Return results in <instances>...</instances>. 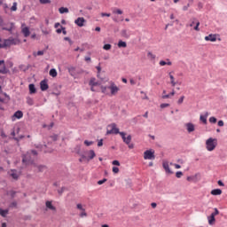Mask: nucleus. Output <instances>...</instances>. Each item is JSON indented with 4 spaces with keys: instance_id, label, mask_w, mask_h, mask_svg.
<instances>
[{
    "instance_id": "obj_1",
    "label": "nucleus",
    "mask_w": 227,
    "mask_h": 227,
    "mask_svg": "<svg viewBox=\"0 0 227 227\" xmlns=\"http://www.w3.org/2000/svg\"><path fill=\"white\" fill-rule=\"evenodd\" d=\"M216 146H217V140L215 138L209 137L206 141V148L207 152H214Z\"/></svg>"
},
{
    "instance_id": "obj_2",
    "label": "nucleus",
    "mask_w": 227,
    "mask_h": 227,
    "mask_svg": "<svg viewBox=\"0 0 227 227\" xmlns=\"http://www.w3.org/2000/svg\"><path fill=\"white\" fill-rule=\"evenodd\" d=\"M100 85L101 83L100 82L97 81V78L95 77L90 78L89 82V86H90V90L96 91V92L100 91L98 89H96L97 86H100Z\"/></svg>"
},
{
    "instance_id": "obj_3",
    "label": "nucleus",
    "mask_w": 227,
    "mask_h": 227,
    "mask_svg": "<svg viewBox=\"0 0 227 227\" xmlns=\"http://www.w3.org/2000/svg\"><path fill=\"white\" fill-rule=\"evenodd\" d=\"M214 210L215 211L211 213L209 216H207L208 224H210V226L215 224V215H219V209H217V207H215Z\"/></svg>"
},
{
    "instance_id": "obj_4",
    "label": "nucleus",
    "mask_w": 227,
    "mask_h": 227,
    "mask_svg": "<svg viewBox=\"0 0 227 227\" xmlns=\"http://www.w3.org/2000/svg\"><path fill=\"white\" fill-rule=\"evenodd\" d=\"M106 134H120V129L116 127V123H112L107 126Z\"/></svg>"
},
{
    "instance_id": "obj_5",
    "label": "nucleus",
    "mask_w": 227,
    "mask_h": 227,
    "mask_svg": "<svg viewBox=\"0 0 227 227\" xmlns=\"http://www.w3.org/2000/svg\"><path fill=\"white\" fill-rule=\"evenodd\" d=\"M145 160H154L155 159V151L153 150H146L144 153Z\"/></svg>"
},
{
    "instance_id": "obj_6",
    "label": "nucleus",
    "mask_w": 227,
    "mask_h": 227,
    "mask_svg": "<svg viewBox=\"0 0 227 227\" xmlns=\"http://www.w3.org/2000/svg\"><path fill=\"white\" fill-rule=\"evenodd\" d=\"M108 90L111 91V95H116L120 91V88L116 86L114 82H111L110 86L108 87Z\"/></svg>"
},
{
    "instance_id": "obj_7",
    "label": "nucleus",
    "mask_w": 227,
    "mask_h": 227,
    "mask_svg": "<svg viewBox=\"0 0 227 227\" xmlns=\"http://www.w3.org/2000/svg\"><path fill=\"white\" fill-rule=\"evenodd\" d=\"M21 33L25 38H27L31 35V32L29 31V27H26L25 24L21 25Z\"/></svg>"
},
{
    "instance_id": "obj_8",
    "label": "nucleus",
    "mask_w": 227,
    "mask_h": 227,
    "mask_svg": "<svg viewBox=\"0 0 227 227\" xmlns=\"http://www.w3.org/2000/svg\"><path fill=\"white\" fill-rule=\"evenodd\" d=\"M49 81L47 79H44L41 81L40 82V89L42 91H47L49 90Z\"/></svg>"
},
{
    "instance_id": "obj_9",
    "label": "nucleus",
    "mask_w": 227,
    "mask_h": 227,
    "mask_svg": "<svg viewBox=\"0 0 227 227\" xmlns=\"http://www.w3.org/2000/svg\"><path fill=\"white\" fill-rule=\"evenodd\" d=\"M88 154H89L88 157L82 155V159H86V160H92V159H95V157L97 156V154L95 153V151L93 150L89 151Z\"/></svg>"
},
{
    "instance_id": "obj_10",
    "label": "nucleus",
    "mask_w": 227,
    "mask_h": 227,
    "mask_svg": "<svg viewBox=\"0 0 227 227\" xmlns=\"http://www.w3.org/2000/svg\"><path fill=\"white\" fill-rule=\"evenodd\" d=\"M84 22H86V20H84L83 17H79L74 20V24L79 27H82L84 26Z\"/></svg>"
},
{
    "instance_id": "obj_11",
    "label": "nucleus",
    "mask_w": 227,
    "mask_h": 227,
    "mask_svg": "<svg viewBox=\"0 0 227 227\" xmlns=\"http://www.w3.org/2000/svg\"><path fill=\"white\" fill-rule=\"evenodd\" d=\"M162 167L168 175H173V171L169 168V163L168 161H163Z\"/></svg>"
},
{
    "instance_id": "obj_12",
    "label": "nucleus",
    "mask_w": 227,
    "mask_h": 227,
    "mask_svg": "<svg viewBox=\"0 0 227 227\" xmlns=\"http://www.w3.org/2000/svg\"><path fill=\"white\" fill-rule=\"evenodd\" d=\"M206 42H216L217 41V35L215 34H209L208 35L205 36Z\"/></svg>"
},
{
    "instance_id": "obj_13",
    "label": "nucleus",
    "mask_w": 227,
    "mask_h": 227,
    "mask_svg": "<svg viewBox=\"0 0 227 227\" xmlns=\"http://www.w3.org/2000/svg\"><path fill=\"white\" fill-rule=\"evenodd\" d=\"M8 175L13 178V180H19V172L16 169H11Z\"/></svg>"
},
{
    "instance_id": "obj_14",
    "label": "nucleus",
    "mask_w": 227,
    "mask_h": 227,
    "mask_svg": "<svg viewBox=\"0 0 227 227\" xmlns=\"http://www.w3.org/2000/svg\"><path fill=\"white\" fill-rule=\"evenodd\" d=\"M0 74H8L6 66L4 65V60H0Z\"/></svg>"
},
{
    "instance_id": "obj_15",
    "label": "nucleus",
    "mask_w": 227,
    "mask_h": 227,
    "mask_svg": "<svg viewBox=\"0 0 227 227\" xmlns=\"http://www.w3.org/2000/svg\"><path fill=\"white\" fill-rule=\"evenodd\" d=\"M45 206H46V208H48V210L56 211V207H54V206L52 205V201L47 200V201L45 202Z\"/></svg>"
},
{
    "instance_id": "obj_16",
    "label": "nucleus",
    "mask_w": 227,
    "mask_h": 227,
    "mask_svg": "<svg viewBox=\"0 0 227 227\" xmlns=\"http://www.w3.org/2000/svg\"><path fill=\"white\" fill-rule=\"evenodd\" d=\"M2 43H3V49H4L6 47H12V42H11L10 38L2 40Z\"/></svg>"
},
{
    "instance_id": "obj_17",
    "label": "nucleus",
    "mask_w": 227,
    "mask_h": 227,
    "mask_svg": "<svg viewBox=\"0 0 227 227\" xmlns=\"http://www.w3.org/2000/svg\"><path fill=\"white\" fill-rule=\"evenodd\" d=\"M208 118V112H206L205 114H201L200 116V121H202V123H204V125H207V119Z\"/></svg>"
},
{
    "instance_id": "obj_18",
    "label": "nucleus",
    "mask_w": 227,
    "mask_h": 227,
    "mask_svg": "<svg viewBox=\"0 0 227 227\" xmlns=\"http://www.w3.org/2000/svg\"><path fill=\"white\" fill-rule=\"evenodd\" d=\"M212 196H221L223 194L222 189H214L211 191Z\"/></svg>"
},
{
    "instance_id": "obj_19",
    "label": "nucleus",
    "mask_w": 227,
    "mask_h": 227,
    "mask_svg": "<svg viewBox=\"0 0 227 227\" xmlns=\"http://www.w3.org/2000/svg\"><path fill=\"white\" fill-rule=\"evenodd\" d=\"M121 35L123 37V38H130V33L127 30V29H122L121 31Z\"/></svg>"
},
{
    "instance_id": "obj_20",
    "label": "nucleus",
    "mask_w": 227,
    "mask_h": 227,
    "mask_svg": "<svg viewBox=\"0 0 227 227\" xmlns=\"http://www.w3.org/2000/svg\"><path fill=\"white\" fill-rule=\"evenodd\" d=\"M23 164H29L31 162V160H29V154H24L22 158Z\"/></svg>"
},
{
    "instance_id": "obj_21",
    "label": "nucleus",
    "mask_w": 227,
    "mask_h": 227,
    "mask_svg": "<svg viewBox=\"0 0 227 227\" xmlns=\"http://www.w3.org/2000/svg\"><path fill=\"white\" fill-rule=\"evenodd\" d=\"M186 129L189 133L194 132V124L191 122L186 123Z\"/></svg>"
},
{
    "instance_id": "obj_22",
    "label": "nucleus",
    "mask_w": 227,
    "mask_h": 227,
    "mask_svg": "<svg viewBox=\"0 0 227 227\" xmlns=\"http://www.w3.org/2000/svg\"><path fill=\"white\" fill-rule=\"evenodd\" d=\"M9 213H10V209H3L0 207V215L2 217H6V215H8Z\"/></svg>"
},
{
    "instance_id": "obj_23",
    "label": "nucleus",
    "mask_w": 227,
    "mask_h": 227,
    "mask_svg": "<svg viewBox=\"0 0 227 227\" xmlns=\"http://www.w3.org/2000/svg\"><path fill=\"white\" fill-rule=\"evenodd\" d=\"M28 89H29V93L31 95H33L34 93H36V88L35 87V84L34 83H30L28 85Z\"/></svg>"
},
{
    "instance_id": "obj_24",
    "label": "nucleus",
    "mask_w": 227,
    "mask_h": 227,
    "mask_svg": "<svg viewBox=\"0 0 227 227\" xmlns=\"http://www.w3.org/2000/svg\"><path fill=\"white\" fill-rule=\"evenodd\" d=\"M13 116H14V118L20 120V118H22V116H24V114L22 113V111L18 110L17 112L14 113Z\"/></svg>"
},
{
    "instance_id": "obj_25",
    "label": "nucleus",
    "mask_w": 227,
    "mask_h": 227,
    "mask_svg": "<svg viewBox=\"0 0 227 227\" xmlns=\"http://www.w3.org/2000/svg\"><path fill=\"white\" fill-rule=\"evenodd\" d=\"M11 40V45H19L20 43V41L18 38L9 37Z\"/></svg>"
},
{
    "instance_id": "obj_26",
    "label": "nucleus",
    "mask_w": 227,
    "mask_h": 227,
    "mask_svg": "<svg viewBox=\"0 0 227 227\" xmlns=\"http://www.w3.org/2000/svg\"><path fill=\"white\" fill-rule=\"evenodd\" d=\"M122 141H123L126 145H130V141H132V136L129 135L128 137H126L125 138H123Z\"/></svg>"
},
{
    "instance_id": "obj_27",
    "label": "nucleus",
    "mask_w": 227,
    "mask_h": 227,
    "mask_svg": "<svg viewBox=\"0 0 227 227\" xmlns=\"http://www.w3.org/2000/svg\"><path fill=\"white\" fill-rule=\"evenodd\" d=\"M50 75H51V77H57V76H58V71H56L55 68L51 69V70H50Z\"/></svg>"
},
{
    "instance_id": "obj_28",
    "label": "nucleus",
    "mask_w": 227,
    "mask_h": 227,
    "mask_svg": "<svg viewBox=\"0 0 227 227\" xmlns=\"http://www.w3.org/2000/svg\"><path fill=\"white\" fill-rule=\"evenodd\" d=\"M147 58L151 60V61H153V59H155L156 56L155 54L152 53V51H149L147 53Z\"/></svg>"
},
{
    "instance_id": "obj_29",
    "label": "nucleus",
    "mask_w": 227,
    "mask_h": 227,
    "mask_svg": "<svg viewBox=\"0 0 227 227\" xmlns=\"http://www.w3.org/2000/svg\"><path fill=\"white\" fill-rule=\"evenodd\" d=\"M169 77H170V83L172 84V86H176V82H175V76H173L171 73H169Z\"/></svg>"
},
{
    "instance_id": "obj_30",
    "label": "nucleus",
    "mask_w": 227,
    "mask_h": 227,
    "mask_svg": "<svg viewBox=\"0 0 227 227\" xmlns=\"http://www.w3.org/2000/svg\"><path fill=\"white\" fill-rule=\"evenodd\" d=\"M59 13H68V8L67 7H60L59 9Z\"/></svg>"
},
{
    "instance_id": "obj_31",
    "label": "nucleus",
    "mask_w": 227,
    "mask_h": 227,
    "mask_svg": "<svg viewBox=\"0 0 227 227\" xmlns=\"http://www.w3.org/2000/svg\"><path fill=\"white\" fill-rule=\"evenodd\" d=\"M43 54H45L44 51H38L37 52H34L33 56L36 57V56H43Z\"/></svg>"
},
{
    "instance_id": "obj_32",
    "label": "nucleus",
    "mask_w": 227,
    "mask_h": 227,
    "mask_svg": "<svg viewBox=\"0 0 227 227\" xmlns=\"http://www.w3.org/2000/svg\"><path fill=\"white\" fill-rule=\"evenodd\" d=\"M118 47H120V48H121V47L125 48V47H127V43H126V42H123V41H119V42H118Z\"/></svg>"
},
{
    "instance_id": "obj_33",
    "label": "nucleus",
    "mask_w": 227,
    "mask_h": 227,
    "mask_svg": "<svg viewBox=\"0 0 227 227\" xmlns=\"http://www.w3.org/2000/svg\"><path fill=\"white\" fill-rule=\"evenodd\" d=\"M113 13H116L117 15H121L123 13V11L121 9H114Z\"/></svg>"
},
{
    "instance_id": "obj_34",
    "label": "nucleus",
    "mask_w": 227,
    "mask_h": 227,
    "mask_svg": "<svg viewBox=\"0 0 227 227\" xmlns=\"http://www.w3.org/2000/svg\"><path fill=\"white\" fill-rule=\"evenodd\" d=\"M80 217H88V213H86V209L82 210V213H80Z\"/></svg>"
},
{
    "instance_id": "obj_35",
    "label": "nucleus",
    "mask_w": 227,
    "mask_h": 227,
    "mask_svg": "<svg viewBox=\"0 0 227 227\" xmlns=\"http://www.w3.org/2000/svg\"><path fill=\"white\" fill-rule=\"evenodd\" d=\"M37 169L39 172H42V171H45V169H47V168L43 165H39V166H37Z\"/></svg>"
},
{
    "instance_id": "obj_36",
    "label": "nucleus",
    "mask_w": 227,
    "mask_h": 227,
    "mask_svg": "<svg viewBox=\"0 0 227 227\" xmlns=\"http://www.w3.org/2000/svg\"><path fill=\"white\" fill-rule=\"evenodd\" d=\"M11 12H17V2H14L12 4V6L11 7Z\"/></svg>"
},
{
    "instance_id": "obj_37",
    "label": "nucleus",
    "mask_w": 227,
    "mask_h": 227,
    "mask_svg": "<svg viewBox=\"0 0 227 227\" xmlns=\"http://www.w3.org/2000/svg\"><path fill=\"white\" fill-rule=\"evenodd\" d=\"M111 44L106 43L103 46L104 51H111Z\"/></svg>"
},
{
    "instance_id": "obj_38",
    "label": "nucleus",
    "mask_w": 227,
    "mask_h": 227,
    "mask_svg": "<svg viewBox=\"0 0 227 227\" xmlns=\"http://www.w3.org/2000/svg\"><path fill=\"white\" fill-rule=\"evenodd\" d=\"M64 40L66 42H68L69 45H74V41H72V39H70V37H64Z\"/></svg>"
},
{
    "instance_id": "obj_39",
    "label": "nucleus",
    "mask_w": 227,
    "mask_h": 227,
    "mask_svg": "<svg viewBox=\"0 0 227 227\" xmlns=\"http://www.w3.org/2000/svg\"><path fill=\"white\" fill-rule=\"evenodd\" d=\"M209 122L210 123H217V118L212 116L209 118Z\"/></svg>"
},
{
    "instance_id": "obj_40",
    "label": "nucleus",
    "mask_w": 227,
    "mask_h": 227,
    "mask_svg": "<svg viewBox=\"0 0 227 227\" xmlns=\"http://www.w3.org/2000/svg\"><path fill=\"white\" fill-rule=\"evenodd\" d=\"M185 98V96H182L178 100H177V104L180 106L182 104H184V100Z\"/></svg>"
},
{
    "instance_id": "obj_41",
    "label": "nucleus",
    "mask_w": 227,
    "mask_h": 227,
    "mask_svg": "<svg viewBox=\"0 0 227 227\" xmlns=\"http://www.w3.org/2000/svg\"><path fill=\"white\" fill-rule=\"evenodd\" d=\"M176 178H182V176H184V173L182 171H177L176 173Z\"/></svg>"
},
{
    "instance_id": "obj_42",
    "label": "nucleus",
    "mask_w": 227,
    "mask_h": 227,
    "mask_svg": "<svg viewBox=\"0 0 227 227\" xmlns=\"http://www.w3.org/2000/svg\"><path fill=\"white\" fill-rule=\"evenodd\" d=\"M27 104H28V106H33L35 102L33 101V98H28L27 100Z\"/></svg>"
},
{
    "instance_id": "obj_43",
    "label": "nucleus",
    "mask_w": 227,
    "mask_h": 227,
    "mask_svg": "<svg viewBox=\"0 0 227 227\" xmlns=\"http://www.w3.org/2000/svg\"><path fill=\"white\" fill-rule=\"evenodd\" d=\"M196 176H198V174H196L194 176H188L187 181L188 182H194V178H196Z\"/></svg>"
},
{
    "instance_id": "obj_44",
    "label": "nucleus",
    "mask_w": 227,
    "mask_h": 227,
    "mask_svg": "<svg viewBox=\"0 0 227 227\" xmlns=\"http://www.w3.org/2000/svg\"><path fill=\"white\" fill-rule=\"evenodd\" d=\"M84 145H86V146H91V145H93V141L85 140Z\"/></svg>"
},
{
    "instance_id": "obj_45",
    "label": "nucleus",
    "mask_w": 227,
    "mask_h": 227,
    "mask_svg": "<svg viewBox=\"0 0 227 227\" xmlns=\"http://www.w3.org/2000/svg\"><path fill=\"white\" fill-rule=\"evenodd\" d=\"M106 182H107V179L104 178V179H102V180H99V181L98 182V185H102L103 184H106Z\"/></svg>"
},
{
    "instance_id": "obj_46",
    "label": "nucleus",
    "mask_w": 227,
    "mask_h": 227,
    "mask_svg": "<svg viewBox=\"0 0 227 227\" xmlns=\"http://www.w3.org/2000/svg\"><path fill=\"white\" fill-rule=\"evenodd\" d=\"M118 134H120V136L121 137V139L123 140V139H125L127 137H125L126 136V133L125 132H123V131H119V133Z\"/></svg>"
},
{
    "instance_id": "obj_47",
    "label": "nucleus",
    "mask_w": 227,
    "mask_h": 227,
    "mask_svg": "<svg viewBox=\"0 0 227 227\" xmlns=\"http://www.w3.org/2000/svg\"><path fill=\"white\" fill-rule=\"evenodd\" d=\"M196 22H198V20H196V18H193L192 23L190 24V27H192L194 24H196Z\"/></svg>"
},
{
    "instance_id": "obj_48",
    "label": "nucleus",
    "mask_w": 227,
    "mask_h": 227,
    "mask_svg": "<svg viewBox=\"0 0 227 227\" xmlns=\"http://www.w3.org/2000/svg\"><path fill=\"white\" fill-rule=\"evenodd\" d=\"M195 31H200V21L196 22V26L194 27Z\"/></svg>"
},
{
    "instance_id": "obj_49",
    "label": "nucleus",
    "mask_w": 227,
    "mask_h": 227,
    "mask_svg": "<svg viewBox=\"0 0 227 227\" xmlns=\"http://www.w3.org/2000/svg\"><path fill=\"white\" fill-rule=\"evenodd\" d=\"M165 107H169V104H168V103H163V104L160 105V108H161V109H165Z\"/></svg>"
},
{
    "instance_id": "obj_50",
    "label": "nucleus",
    "mask_w": 227,
    "mask_h": 227,
    "mask_svg": "<svg viewBox=\"0 0 227 227\" xmlns=\"http://www.w3.org/2000/svg\"><path fill=\"white\" fill-rule=\"evenodd\" d=\"M104 145V139H99L98 142V146H103Z\"/></svg>"
},
{
    "instance_id": "obj_51",
    "label": "nucleus",
    "mask_w": 227,
    "mask_h": 227,
    "mask_svg": "<svg viewBox=\"0 0 227 227\" xmlns=\"http://www.w3.org/2000/svg\"><path fill=\"white\" fill-rule=\"evenodd\" d=\"M41 4H48V3H51V0H40Z\"/></svg>"
},
{
    "instance_id": "obj_52",
    "label": "nucleus",
    "mask_w": 227,
    "mask_h": 227,
    "mask_svg": "<svg viewBox=\"0 0 227 227\" xmlns=\"http://www.w3.org/2000/svg\"><path fill=\"white\" fill-rule=\"evenodd\" d=\"M113 172L114 173H120V168H118V167H113Z\"/></svg>"
},
{
    "instance_id": "obj_53",
    "label": "nucleus",
    "mask_w": 227,
    "mask_h": 227,
    "mask_svg": "<svg viewBox=\"0 0 227 227\" xmlns=\"http://www.w3.org/2000/svg\"><path fill=\"white\" fill-rule=\"evenodd\" d=\"M218 127H224V121L223 120L218 121Z\"/></svg>"
},
{
    "instance_id": "obj_54",
    "label": "nucleus",
    "mask_w": 227,
    "mask_h": 227,
    "mask_svg": "<svg viewBox=\"0 0 227 227\" xmlns=\"http://www.w3.org/2000/svg\"><path fill=\"white\" fill-rule=\"evenodd\" d=\"M101 91H102V93H106V91H107V87L101 85Z\"/></svg>"
},
{
    "instance_id": "obj_55",
    "label": "nucleus",
    "mask_w": 227,
    "mask_h": 227,
    "mask_svg": "<svg viewBox=\"0 0 227 227\" xmlns=\"http://www.w3.org/2000/svg\"><path fill=\"white\" fill-rule=\"evenodd\" d=\"M112 164H113L114 166H120V161L117 160H114L112 162Z\"/></svg>"
},
{
    "instance_id": "obj_56",
    "label": "nucleus",
    "mask_w": 227,
    "mask_h": 227,
    "mask_svg": "<svg viewBox=\"0 0 227 227\" xmlns=\"http://www.w3.org/2000/svg\"><path fill=\"white\" fill-rule=\"evenodd\" d=\"M76 207L78 208V210H84V207H82V204H77Z\"/></svg>"
},
{
    "instance_id": "obj_57",
    "label": "nucleus",
    "mask_w": 227,
    "mask_h": 227,
    "mask_svg": "<svg viewBox=\"0 0 227 227\" xmlns=\"http://www.w3.org/2000/svg\"><path fill=\"white\" fill-rule=\"evenodd\" d=\"M101 17H111V13L102 12Z\"/></svg>"
},
{
    "instance_id": "obj_58",
    "label": "nucleus",
    "mask_w": 227,
    "mask_h": 227,
    "mask_svg": "<svg viewBox=\"0 0 227 227\" xmlns=\"http://www.w3.org/2000/svg\"><path fill=\"white\" fill-rule=\"evenodd\" d=\"M65 187H62L60 190H58L59 194H63V192H65Z\"/></svg>"
},
{
    "instance_id": "obj_59",
    "label": "nucleus",
    "mask_w": 227,
    "mask_h": 227,
    "mask_svg": "<svg viewBox=\"0 0 227 227\" xmlns=\"http://www.w3.org/2000/svg\"><path fill=\"white\" fill-rule=\"evenodd\" d=\"M61 29H62V33L63 35H67V28L63 26H60Z\"/></svg>"
},
{
    "instance_id": "obj_60",
    "label": "nucleus",
    "mask_w": 227,
    "mask_h": 227,
    "mask_svg": "<svg viewBox=\"0 0 227 227\" xmlns=\"http://www.w3.org/2000/svg\"><path fill=\"white\" fill-rule=\"evenodd\" d=\"M98 74H100V72H102V67H100V64H98V66L96 67Z\"/></svg>"
},
{
    "instance_id": "obj_61",
    "label": "nucleus",
    "mask_w": 227,
    "mask_h": 227,
    "mask_svg": "<svg viewBox=\"0 0 227 227\" xmlns=\"http://www.w3.org/2000/svg\"><path fill=\"white\" fill-rule=\"evenodd\" d=\"M217 184H218V185H220V187H224V183H223V181L218 180Z\"/></svg>"
},
{
    "instance_id": "obj_62",
    "label": "nucleus",
    "mask_w": 227,
    "mask_h": 227,
    "mask_svg": "<svg viewBox=\"0 0 227 227\" xmlns=\"http://www.w3.org/2000/svg\"><path fill=\"white\" fill-rule=\"evenodd\" d=\"M165 65H167V62H166V61H164V60H160V67H165Z\"/></svg>"
},
{
    "instance_id": "obj_63",
    "label": "nucleus",
    "mask_w": 227,
    "mask_h": 227,
    "mask_svg": "<svg viewBox=\"0 0 227 227\" xmlns=\"http://www.w3.org/2000/svg\"><path fill=\"white\" fill-rule=\"evenodd\" d=\"M169 97H171L170 94H165V95H162L161 98L166 99V98H169Z\"/></svg>"
},
{
    "instance_id": "obj_64",
    "label": "nucleus",
    "mask_w": 227,
    "mask_h": 227,
    "mask_svg": "<svg viewBox=\"0 0 227 227\" xmlns=\"http://www.w3.org/2000/svg\"><path fill=\"white\" fill-rule=\"evenodd\" d=\"M112 19H113L114 22H120V20H118V17H116V16L112 17Z\"/></svg>"
}]
</instances>
